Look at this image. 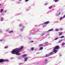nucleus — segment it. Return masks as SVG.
I'll return each instance as SVG.
<instances>
[{"label": "nucleus", "instance_id": "1", "mask_svg": "<svg viewBox=\"0 0 65 65\" xmlns=\"http://www.w3.org/2000/svg\"><path fill=\"white\" fill-rule=\"evenodd\" d=\"M24 48L23 46H22L19 48H16L13 49L12 51V54H16L17 55H20L19 52L21 50Z\"/></svg>", "mask_w": 65, "mask_h": 65}, {"label": "nucleus", "instance_id": "2", "mask_svg": "<svg viewBox=\"0 0 65 65\" xmlns=\"http://www.w3.org/2000/svg\"><path fill=\"white\" fill-rule=\"evenodd\" d=\"M60 48V46H59L58 45H57L54 47V50H58Z\"/></svg>", "mask_w": 65, "mask_h": 65}, {"label": "nucleus", "instance_id": "3", "mask_svg": "<svg viewBox=\"0 0 65 65\" xmlns=\"http://www.w3.org/2000/svg\"><path fill=\"white\" fill-rule=\"evenodd\" d=\"M4 62V59H0V63H2L3 62Z\"/></svg>", "mask_w": 65, "mask_h": 65}, {"label": "nucleus", "instance_id": "4", "mask_svg": "<svg viewBox=\"0 0 65 65\" xmlns=\"http://www.w3.org/2000/svg\"><path fill=\"white\" fill-rule=\"evenodd\" d=\"M53 52H54V53H57V50H53Z\"/></svg>", "mask_w": 65, "mask_h": 65}, {"label": "nucleus", "instance_id": "5", "mask_svg": "<svg viewBox=\"0 0 65 65\" xmlns=\"http://www.w3.org/2000/svg\"><path fill=\"white\" fill-rule=\"evenodd\" d=\"M24 59H25V60H24L25 61H27V60L28 58L27 57H25L24 58Z\"/></svg>", "mask_w": 65, "mask_h": 65}, {"label": "nucleus", "instance_id": "6", "mask_svg": "<svg viewBox=\"0 0 65 65\" xmlns=\"http://www.w3.org/2000/svg\"><path fill=\"white\" fill-rule=\"evenodd\" d=\"M50 23V21H47L44 23V24H48Z\"/></svg>", "mask_w": 65, "mask_h": 65}, {"label": "nucleus", "instance_id": "7", "mask_svg": "<svg viewBox=\"0 0 65 65\" xmlns=\"http://www.w3.org/2000/svg\"><path fill=\"white\" fill-rule=\"evenodd\" d=\"M4 62H8L9 61L7 59L4 60Z\"/></svg>", "mask_w": 65, "mask_h": 65}, {"label": "nucleus", "instance_id": "8", "mask_svg": "<svg viewBox=\"0 0 65 65\" xmlns=\"http://www.w3.org/2000/svg\"><path fill=\"white\" fill-rule=\"evenodd\" d=\"M43 46V44H40L39 45V47H41V46Z\"/></svg>", "mask_w": 65, "mask_h": 65}, {"label": "nucleus", "instance_id": "9", "mask_svg": "<svg viewBox=\"0 0 65 65\" xmlns=\"http://www.w3.org/2000/svg\"><path fill=\"white\" fill-rule=\"evenodd\" d=\"M63 34V33H62V32H60V34H59V36H60V35H62Z\"/></svg>", "mask_w": 65, "mask_h": 65}, {"label": "nucleus", "instance_id": "10", "mask_svg": "<svg viewBox=\"0 0 65 65\" xmlns=\"http://www.w3.org/2000/svg\"><path fill=\"white\" fill-rule=\"evenodd\" d=\"M40 50H43V47H40V48L39 49Z\"/></svg>", "mask_w": 65, "mask_h": 65}, {"label": "nucleus", "instance_id": "11", "mask_svg": "<svg viewBox=\"0 0 65 65\" xmlns=\"http://www.w3.org/2000/svg\"><path fill=\"white\" fill-rule=\"evenodd\" d=\"M26 56H27V55L26 54H24L23 55V57H26Z\"/></svg>", "mask_w": 65, "mask_h": 65}, {"label": "nucleus", "instance_id": "12", "mask_svg": "<svg viewBox=\"0 0 65 65\" xmlns=\"http://www.w3.org/2000/svg\"><path fill=\"white\" fill-rule=\"evenodd\" d=\"M3 11V9H1V10L0 12L1 13V12H2Z\"/></svg>", "mask_w": 65, "mask_h": 65}, {"label": "nucleus", "instance_id": "13", "mask_svg": "<svg viewBox=\"0 0 65 65\" xmlns=\"http://www.w3.org/2000/svg\"><path fill=\"white\" fill-rule=\"evenodd\" d=\"M59 29H58V28H56V29H55V31H59Z\"/></svg>", "mask_w": 65, "mask_h": 65}, {"label": "nucleus", "instance_id": "14", "mask_svg": "<svg viewBox=\"0 0 65 65\" xmlns=\"http://www.w3.org/2000/svg\"><path fill=\"white\" fill-rule=\"evenodd\" d=\"M31 51H33V50H34V48H33V47L31 48Z\"/></svg>", "mask_w": 65, "mask_h": 65}, {"label": "nucleus", "instance_id": "15", "mask_svg": "<svg viewBox=\"0 0 65 65\" xmlns=\"http://www.w3.org/2000/svg\"><path fill=\"white\" fill-rule=\"evenodd\" d=\"M53 30V29H52L48 30V31H52Z\"/></svg>", "mask_w": 65, "mask_h": 65}, {"label": "nucleus", "instance_id": "16", "mask_svg": "<svg viewBox=\"0 0 65 65\" xmlns=\"http://www.w3.org/2000/svg\"><path fill=\"white\" fill-rule=\"evenodd\" d=\"M58 38H59L58 37H57L55 39V40H57V39H58Z\"/></svg>", "mask_w": 65, "mask_h": 65}, {"label": "nucleus", "instance_id": "17", "mask_svg": "<svg viewBox=\"0 0 65 65\" xmlns=\"http://www.w3.org/2000/svg\"><path fill=\"white\" fill-rule=\"evenodd\" d=\"M63 17H61L60 18V20H61L62 19H63Z\"/></svg>", "mask_w": 65, "mask_h": 65}, {"label": "nucleus", "instance_id": "18", "mask_svg": "<svg viewBox=\"0 0 65 65\" xmlns=\"http://www.w3.org/2000/svg\"><path fill=\"white\" fill-rule=\"evenodd\" d=\"M13 30H11L10 31H9V33H11V32H13Z\"/></svg>", "mask_w": 65, "mask_h": 65}, {"label": "nucleus", "instance_id": "19", "mask_svg": "<svg viewBox=\"0 0 65 65\" xmlns=\"http://www.w3.org/2000/svg\"><path fill=\"white\" fill-rule=\"evenodd\" d=\"M58 1H59V0H55V2H57Z\"/></svg>", "mask_w": 65, "mask_h": 65}, {"label": "nucleus", "instance_id": "20", "mask_svg": "<svg viewBox=\"0 0 65 65\" xmlns=\"http://www.w3.org/2000/svg\"><path fill=\"white\" fill-rule=\"evenodd\" d=\"M52 8V6H50L49 8V9H51Z\"/></svg>", "mask_w": 65, "mask_h": 65}, {"label": "nucleus", "instance_id": "21", "mask_svg": "<svg viewBox=\"0 0 65 65\" xmlns=\"http://www.w3.org/2000/svg\"><path fill=\"white\" fill-rule=\"evenodd\" d=\"M60 40L59 41V42L60 43L61 42V41H62V40Z\"/></svg>", "mask_w": 65, "mask_h": 65}, {"label": "nucleus", "instance_id": "22", "mask_svg": "<svg viewBox=\"0 0 65 65\" xmlns=\"http://www.w3.org/2000/svg\"><path fill=\"white\" fill-rule=\"evenodd\" d=\"M64 36H62L61 37V38H64Z\"/></svg>", "mask_w": 65, "mask_h": 65}, {"label": "nucleus", "instance_id": "23", "mask_svg": "<svg viewBox=\"0 0 65 65\" xmlns=\"http://www.w3.org/2000/svg\"><path fill=\"white\" fill-rule=\"evenodd\" d=\"M3 18H2V19L1 20V21H3Z\"/></svg>", "mask_w": 65, "mask_h": 65}, {"label": "nucleus", "instance_id": "24", "mask_svg": "<svg viewBox=\"0 0 65 65\" xmlns=\"http://www.w3.org/2000/svg\"><path fill=\"white\" fill-rule=\"evenodd\" d=\"M8 48V46H6V47H5V48Z\"/></svg>", "mask_w": 65, "mask_h": 65}, {"label": "nucleus", "instance_id": "25", "mask_svg": "<svg viewBox=\"0 0 65 65\" xmlns=\"http://www.w3.org/2000/svg\"><path fill=\"white\" fill-rule=\"evenodd\" d=\"M65 43H63L62 44V45H64L65 44Z\"/></svg>", "mask_w": 65, "mask_h": 65}, {"label": "nucleus", "instance_id": "26", "mask_svg": "<svg viewBox=\"0 0 65 65\" xmlns=\"http://www.w3.org/2000/svg\"><path fill=\"white\" fill-rule=\"evenodd\" d=\"M47 42H45V44H47Z\"/></svg>", "mask_w": 65, "mask_h": 65}, {"label": "nucleus", "instance_id": "27", "mask_svg": "<svg viewBox=\"0 0 65 65\" xmlns=\"http://www.w3.org/2000/svg\"><path fill=\"white\" fill-rule=\"evenodd\" d=\"M48 56V55H47V54H46V57H47V56Z\"/></svg>", "mask_w": 65, "mask_h": 65}, {"label": "nucleus", "instance_id": "28", "mask_svg": "<svg viewBox=\"0 0 65 65\" xmlns=\"http://www.w3.org/2000/svg\"><path fill=\"white\" fill-rule=\"evenodd\" d=\"M65 18V14L63 16V18Z\"/></svg>", "mask_w": 65, "mask_h": 65}, {"label": "nucleus", "instance_id": "29", "mask_svg": "<svg viewBox=\"0 0 65 65\" xmlns=\"http://www.w3.org/2000/svg\"><path fill=\"white\" fill-rule=\"evenodd\" d=\"M2 40H3L1 39V40H0V41H2Z\"/></svg>", "mask_w": 65, "mask_h": 65}, {"label": "nucleus", "instance_id": "30", "mask_svg": "<svg viewBox=\"0 0 65 65\" xmlns=\"http://www.w3.org/2000/svg\"><path fill=\"white\" fill-rule=\"evenodd\" d=\"M52 54H53V52H51V53H50V55H52Z\"/></svg>", "mask_w": 65, "mask_h": 65}, {"label": "nucleus", "instance_id": "31", "mask_svg": "<svg viewBox=\"0 0 65 65\" xmlns=\"http://www.w3.org/2000/svg\"><path fill=\"white\" fill-rule=\"evenodd\" d=\"M29 1V0H25L26 2H27V1Z\"/></svg>", "mask_w": 65, "mask_h": 65}, {"label": "nucleus", "instance_id": "32", "mask_svg": "<svg viewBox=\"0 0 65 65\" xmlns=\"http://www.w3.org/2000/svg\"><path fill=\"white\" fill-rule=\"evenodd\" d=\"M47 4H48L46 3V4H45V5H47Z\"/></svg>", "mask_w": 65, "mask_h": 65}, {"label": "nucleus", "instance_id": "33", "mask_svg": "<svg viewBox=\"0 0 65 65\" xmlns=\"http://www.w3.org/2000/svg\"><path fill=\"white\" fill-rule=\"evenodd\" d=\"M23 31V29H21V30H20V31Z\"/></svg>", "mask_w": 65, "mask_h": 65}, {"label": "nucleus", "instance_id": "34", "mask_svg": "<svg viewBox=\"0 0 65 65\" xmlns=\"http://www.w3.org/2000/svg\"><path fill=\"white\" fill-rule=\"evenodd\" d=\"M31 42H33V41H31Z\"/></svg>", "mask_w": 65, "mask_h": 65}, {"label": "nucleus", "instance_id": "35", "mask_svg": "<svg viewBox=\"0 0 65 65\" xmlns=\"http://www.w3.org/2000/svg\"><path fill=\"white\" fill-rule=\"evenodd\" d=\"M22 64V63H19V64H20V65H21V64Z\"/></svg>", "mask_w": 65, "mask_h": 65}, {"label": "nucleus", "instance_id": "36", "mask_svg": "<svg viewBox=\"0 0 65 65\" xmlns=\"http://www.w3.org/2000/svg\"><path fill=\"white\" fill-rule=\"evenodd\" d=\"M59 15H60V14H61V13L59 12Z\"/></svg>", "mask_w": 65, "mask_h": 65}, {"label": "nucleus", "instance_id": "37", "mask_svg": "<svg viewBox=\"0 0 65 65\" xmlns=\"http://www.w3.org/2000/svg\"><path fill=\"white\" fill-rule=\"evenodd\" d=\"M45 61H47V59H46V60H45Z\"/></svg>", "mask_w": 65, "mask_h": 65}, {"label": "nucleus", "instance_id": "38", "mask_svg": "<svg viewBox=\"0 0 65 65\" xmlns=\"http://www.w3.org/2000/svg\"><path fill=\"white\" fill-rule=\"evenodd\" d=\"M5 12H6V11H5Z\"/></svg>", "mask_w": 65, "mask_h": 65}, {"label": "nucleus", "instance_id": "39", "mask_svg": "<svg viewBox=\"0 0 65 65\" xmlns=\"http://www.w3.org/2000/svg\"><path fill=\"white\" fill-rule=\"evenodd\" d=\"M59 56H61V55H59Z\"/></svg>", "mask_w": 65, "mask_h": 65}, {"label": "nucleus", "instance_id": "40", "mask_svg": "<svg viewBox=\"0 0 65 65\" xmlns=\"http://www.w3.org/2000/svg\"><path fill=\"white\" fill-rule=\"evenodd\" d=\"M1 31H2L1 30H0V32H1Z\"/></svg>", "mask_w": 65, "mask_h": 65}, {"label": "nucleus", "instance_id": "41", "mask_svg": "<svg viewBox=\"0 0 65 65\" xmlns=\"http://www.w3.org/2000/svg\"><path fill=\"white\" fill-rule=\"evenodd\" d=\"M48 56H50V54H48Z\"/></svg>", "mask_w": 65, "mask_h": 65}, {"label": "nucleus", "instance_id": "42", "mask_svg": "<svg viewBox=\"0 0 65 65\" xmlns=\"http://www.w3.org/2000/svg\"><path fill=\"white\" fill-rule=\"evenodd\" d=\"M1 5V4H0V5Z\"/></svg>", "mask_w": 65, "mask_h": 65}, {"label": "nucleus", "instance_id": "43", "mask_svg": "<svg viewBox=\"0 0 65 65\" xmlns=\"http://www.w3.org/2000/svg\"><path fill=\"white\" fill-rule=\"evenodd\" d=\"M19 1H21V0H19Z\"/></svg>", "mask_w": 65, "mask_h": 65}]
</instances>
